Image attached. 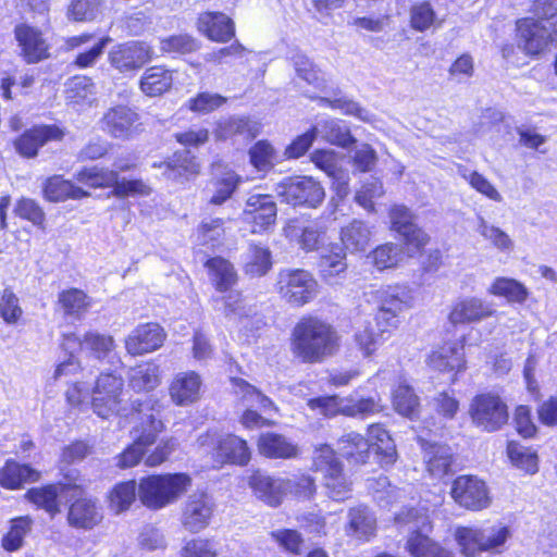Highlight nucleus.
Returning a JSON list of instances; mask_svg holds the SVG:
<instances>
[{
    "mask_svg": "<svg viewBox=\"0 0 557 557\" xmlns=\"http://www.w3.org/2000/svg\"><path fill=\"white\" fill-rule=\"evenodd\" d=\"M336 347V332L319 319H301L293 330L292 350L305 362H319L331 356Z\"/></svg>",
    "mask_w": 557,
    "mask_h": 557,
    "instance_id": "nucleus-1",
    "label": "nucleus"
},
{
    "mask_svg": "<svg viewBox=\"0 0 557 557\" xmlns=\"http://www.w3.org/2000/svg\"><path fill=\"white\" fill-rule=\"evenodd\" d=\"M537 18L517 22L518 44L528 54H540L557 41V10L535 7Z\"/></svg>",
    "mask_w": 557,
    "mask_h": 557,
    "instance_id": "nucleus-2",
    "label": "nucleus"
},
{
    "mask_svg": "<svg viewBox=\"0 0 557 557\" xmlns=\"http://www.w3.org/2000/svg\"><path fill=\"white\" fill-rule=\"evenodd\" d=\"M511 536L510 528L502 522L484 527H458L455 531V540L467 557L482 552L500 554Z\"/></svg>",
    "mask_w": 557,
    "mask_h": 557,
    "instance_id": "nucleus-3",
    "label": "nucleus"
},
{
    "mask_svg": "<svg viewBox=\"0 0 557 557\" xmlns=\"http://www.w3.org/2000/svg\"><path fill=\"white\" fill-rule=\"evenodd\" d=\"M395 520L398 524L408 527L410 534L406 542V550L411 556L454 557L449 550L429 537L432 524L425 510L410 508L399 512Z\"/></svg>",
    "mask_w": 557,
    "mask_h": 557,
    "instance_id": "nucleus-4",
    "label": "nucleus"
},
{
    "mask_svg": "<svg viewBox=\"0 0 557 557\" xmlns=\"http://www.w3.org/2000/svg\"><path fill=\"white\" fill-rule=\"evenodd\" d=\"M185 473L149 475L138 484V497L144 506L159 510L175 503L190 485Z\"/></svg>",
    "mask_w": 557,
    "mask_h": 557,
    "instance_id": "nucleus-5",
    "label": "nucleus"
},
{
    "mask_svg": "<svg viewBox=\"0 0 557 557\" xmlns=\"http://www.w3.org/2000/svg\"><path fill=\"white\" fill-rule=\"evenodd\" d=\"M277 292L289 305L301 307L318 294V283L306 270H282L277 275Z\"/></svg>",
    "mask_w": 557,
    "mask_h": 557,
    "instance_id": "nucleus-6",
    "label": "nucleus"
},
{
    "mask_svg": "<svg viewBox=\"0 0 557 557\" xmlns=\"http://www.w3.org/2000/svg\"><path fill=\"white\" fill-rule=\"evenodd\" d=\"M275 190L282 201L293 206L317 208L325 197L320 182L310 176L285 178L277 184Z\"/></svg>",
    "mask_w": 557,
    "mask_h": 557,
    "instance_id": "nucleus-7",
    "label": "nucleus"
},
{
    "mask_svg": "<svg viewBox=\"0 0 557 557\" xmlns=\"http://www.w3.org/2000/svg\"><path fill=\"white\" fill-rule=\"evenodd\" d=\"M469 414L472 423L486 432L499 430L508 420L506 404L492 393L476 395L471 400Z\"/></svg>",
    "mask_w": 557,
    "mask_h": 557,
    "instance_id": "nucleus-8",
    "label": "nucleus"
},
{
    "mask_svg": "<svg viewBox=\"0 0 557 557\" xmlns=\"http://www.w3.org/2000/svg\"><path fill=\"white\" fill-rule=\"evenodd\" d=\"M100 124L104 133L122 140L132 139L144 131L137 110L125 104L110 107L101 117Z\"/></svg>",
    "mask_w": 557,
    "mask_h": 557,
    "instance_id": "nucleus-9",
    "label": "nucleus"
},
{
    "mask_svg": "<svg viewBox=\"0 0 557 557\" xmlns=\"http://www.w3.org/2000/svg\"><path fill=\"white\" fill-rule=\"evenodd\" d=\"M140 420V428L136 426L133 431L134 443L117 457L120 468L136 466L144 455L145 447L153 444L157 435L163 430L162 421L152 412L144 414Z\"/></svg>",
    "mask_w": 557,
    "mask_h": 557,
    "instance_id": "nucleus-10",
    "label": "nucleus"
},
{
    "mask_svg": "<svg viewBox=\"0 0 557 557\" xmlns=\"http://www.w3.org/2000/svg\"><path fill=\"white\" fill-rule=\"evenodd\" d=\"M84 480L78 475H74V472H71L64 475L63 482L29 490L26 495L32 503L54 516L60 512L59 498L66 496L70 492H72L73 497L81 495Z\"/></svg>",
    "mask_w": 557,
    "mask_h": 557,
    "instance_id": "nucleus-11",
    "label": "nucleus"
},
{
    "mask_svg": "<svg viewBox=\"0 0 557 557\" xmlns=\"http://www.w3.org/2000/svg\"><path fill=\"white\" fill-rule=\"evenodd\" d=\"M123 380L112 373H102L92 392L94 412L108 419L120 413L122 403Z\"/></svg>",
    "mask_w": 557,
    "mask_h": 557,
    "instance_id": "nucleus-12",
    "label": "nucleus"
},
{
    "mask_svg": "<svg viewBox=\"0 0 557 557\" xmlns=\"http://www.w3.org/2000/svg\"><path fill=\"white\" fill-rule=\"evenodd\" d=\"M152 57L153 50L148 44L132 40L112 47L108 61L117 72L127 74L141 69Z\"/></svg>",
    "mask_w": 557,
    "mask_h": 557,
    "instance_id": "nucleus-13",
    "label": "nucleus"
},
{
    "mask_svg": "<svg viewBox=\"0 0 557 557\" xmlns=\"http://www.w3.org/2000/svg\"><path fill=\"white\" fill-rule=\"evenodd\" d=\"M450 494L458 505L470 510H482L491 504L486 484L473 475L458 476L453 483Z\"/></svg>",
    "mask_w": 557,
    "mask_h": 557,
    "instance_id": "nucleus-14",
    "label": "nucleus"
},
{
    "mask_svg": "<svg viewBox=\"0 0 557 557\" xmlns=\"http://www.w3.org/2000/svg\"><path fill=\"white\" fill-rule=\"evenodd\" d=\"M276 203L270 195H251L246 201L242 219L251 225L253 234L267 232L276 221Z\"/></svg>",
    "mask_w": 557,
    "mask_h": 557,
    "instance_id": "nucleus-15",
    "label": "nucleus"
},
{
    "mask_svg": "<svg viewBox=\"0 0 557 557\" xmlns=\"http://www.w3.org/2000/svg\"><path fill=\"white\" fill-rule=\"evenodd\" d=\"M215 505L206 493H194L188 496L182 508L181 523L191 533L206 529L213 516Z\"/></svg>",
    "mask_w": 557,
    "mask_h": 557,
    "instance_id": "nucleus-16",
    "label": "nucleus"
},
{
    "mask_svg": "<svg viewBox=\"0 0 557 557\" xmlns=\"http://www.w3.org/2000/svg\"><path fill=\"white\" fill-rule=\"evenodd\" d=\"M496 313L493 305L479 297L470 296L457 299L448 314L453 325L479 323Z\"/></svg>",
    "mask_w": 557,
    "mask_h": 557,
    "instance_id": "nucleus-17",
    "label": "nucleus"
},
{
    "mask_svg": "<svg viewBox=\"0 0 557 557\" xmlns=\"http://www.w3.org/2000/svg\"><path fill=\"white\" fill-rule=\"evenodd\" d=\"M65 131L58 125H39L25 131L15 141L16 151L26 158L37 156L40 147L49 141H61Z\"/></svg>",
    "mask_w": 557,
    "mask_h": 557,
    "instance_id": "nucleus-18",
    "label": "nucleus"
},
{
    "mask_svg": "<svg viewBox=\"0 0 557 557\" xmlns=\"http://www.w3.org/2000/svg\"><path fill=\"white\" fill-rule=\"evenodd\" d=\"M389 218L392 228L401 236L409 251H418L428 244L429 236L414 224L413 215L406 207L394 206Z\"/></svg>",
    "mask_w": 557,
    "mask_h": 557,
    "instance_id": "nucleus-19",
    "label": "nucleus"
},
{
    "mask_svg": "<svg viewBox=\"0 0 557 557\" xmlns=\"http://www.w3.org/2000/svg\"><path fill=\"white\" fill-rule=\"evenodd\" d=\"M286 237L296 239L306 251L321 249L327 242V226L324 221L314 220L305 226L290 221L284 228Z\"/></svg>",
    "mask_w": 557,
    "mask_h": 557,
    "instance_id": "nucleus-20",
    "label": "nucleus"
},
{
    "mask_svg": "<svg viewBox=\"0 0 557 557\" xmlns=\"http://www.w3.org/2000/svg\"><path fill=\"white\" fill-rule=\"evenodd\" d=\"M165 339L163 329L156 323L138 325L125 339V347L133 356L151 352L162 346Z\"/></svg>",
    "mask_w": 557,
    "mask_h": 557,
    "instance_id": "nucleus-21",
    "label": "nucleus"
},
{
    "mask_svg": "<svg viewBox=\"0 0 557 557\" xmlns=\"http://www.w3.org/2000/svg\"><path fill=\"white\" fill-rule=\"evenodd\" d=\"M153 168L163 169L162 175L176 183H185L196 177L200 172L197 159L188 150L175 152L163 163H153Z\"/></svg>",
    "mask_w": 557,
    "mask_h": 557,
    "instance_id": "nucleus-22",
    "label": "nucleus"
},
{
    "mask_svg": "<svg viewBox=\"0 0 557 557\" xmlns=\"http://www.w3.org/2000/svg\"><path fill=\"white\" fill-rule=\"evenodd\" d=\"M102 509L91 497H78L69 509V524L76 529L91 530L102 521Z\"/></svg>",
    "mask_w": 557,
    "mask_h": 557,
    "instance_id": "nucleus-23",
    "label": "nucleus"
},
{
    "mask_svg": "<svg viewBox=\"0 0 557 557\" xmlns=\"http://www.w3.org/2000/svg\"><path fill=\"white\" fill-rule=\"evenodd\" d=\"M429 366L441 372H460L466 369L463 346L446 343L431 352Z\"/></svg>",
    "mask_w": 557,
    "mask_h": 557,
    "instance_id": "nucleus-24",
    "label": "nucleus"
},
{
    "mask_svg": "<svg viewBox=\"0 0 557 557\" xmlns=\"http://www.w3.org/2000/svg\"><path fill=\"white\" fill-rule=\"evenodd\" d=\"M213 460L218 465H247L250 460V450L247 442L236 435H221L220 442H218V449L213 453Z\"/></svg>",
    "mask_w": 557,
    "mask_h": 557,
    "instance_id": "nucleus-25",
    "label": "nucleus"
},
{
    "mask_svg": "<svg viewBox=\"0 0 557 557\" xmlns=\"http://www.w3.org/2000/svg\"><path fill=\"white\" fill-rule=\"evenodd\" d=\"M198 28L210 40L226 42L235 35L233 21L221 12H205L198 18Z\"/></svg>",
    "mask_w": 557,
    "mask_h": 557,
    "instance_id": "nucleus-26",
    "label": "nucleus"
},
{
    "mask_svg": "<svg viewBox=\"0 0 557 557\" xmlns=\"http://www.w3.org/2000/svg\"><path fill=\"white\" fill-rule=\"evenodd\" d=\"M249 485L258 498L269 506H278L285 496V479L272 478L262 472H255Z\"/></svg>",
    "mask_w": 557,
    "mask_h": 557,
    "instance_id": "nucleus-27",
    "label": "nucleus"
},
{
    "mask_svg": "<svg viewBox=\"0 0 557 557\" xmlns=\"http://www.w3.org/2000/svg\"><path fill=\"white\" fill-rule=\"evenodd\" d=\"M201 379L194 372H180L170 385V396L178 406H186L195 403L200 395Z\"/></svg>",
    "mask_w": 557,
    "mask_h": 557,
    "instance_id": "nucleus-28",
    "label": "nucleus"
},
{
    "mask_svg": "<svg viewBox=\"0 0 557 557\" xmlns=\"http://www.w3.org/2000/svg\"><path fill=\"white\" fill-rule=\"evenodd\" d=\"M372 295L377 308L401 312L412 306L413 297L410 288L406 285L382 286Z\"/></svg>",
    "mask_w": 557,
    "mask_h": 557,
    "instance_id": "nucleus-29",
    "label": "nucleus"
},
{
    "mask_svg": "<svg viewBox=\"0 0 557 557\" xmlns=\"http://www.w3.org/2000/svg\"><path fill=\"white\" fill-rule=\"evenodd\" d=\"M345 532L360 541H370L376 531V519L366 506L350 508L347 515Z\"/></svg>",
    "mask_w": 557,
    "mask_h": 557,
    "instance_id": "nucleus-30",
    "label": "nucleus"
},
{
    "mask_svg": "<svg viewBox=\"0 0 557 557\" xmlns=\"http://www.w3.org/2000/svg\"><path fill=\"white\" fill-rule=\"evenodd\" d=\"M373 230L368 223L354 219L339 232L343 248L350 252L366 251L370 246Z\"/></svg>",
    "mask_w": 557,
    "mask_h": 557,
    "instance_id": "nucleus-31",
    "label": "nucleus"
},
{
    "mask_svg": "<svg viewBox=\"0 0 557 557\" xmlns=\"http://www.w3.org/2000/svg\"><path fill=\"white\" fill-rule=\"evenodd\" d=\"M15 37L28 63L38 62L47 57L48 47L39 30L28 25H20L15 28Z\"/></svg>",
    "mask_w": 557,
    "mask_h": 557,
    "instance_id": "nucleus-32",
    "label": "nucleus"
},
{
    "mask_svg": "<svg viewBox=\"0 0 557 557\" xmlns=\"http://www.w3.org/2000/svg\"><path fill=\"white\" fill-rule=\"evenodd\" d=\"M258 448L261 455L268 458L289 459L298 455V447L287 437L267 432L260 435L258 440Z\"/></svg>",
    "mask_w": 557,
    "mask_h": 557,
    "instance_id": "nucleus-33",
    "label": "nucleus"
},
{
    "mask_svg": "<svg viewBox=\"0 0 557 557\" xmlns=\"http://www.w3.org/2000/svg\"><path fill=\"white\" fill-rule=\"evenodd\" d=\"M337 449L349 463L363 465L370 457V443L359 433L349 432L337 441Z\"/></svg>",
    "mask_w": 557,
    "mask_h": 557,
    "instance_id": "nucleus-34",
    "label": "nucleus"
},
{
    "mask_svg": "<svg viewBox=\"0 0 557 557\" xmlns=\"http://www.w3.org/2000/svg\"><path fill=\"white\" fill-rule=\"evenodd\" d=\"M211 284L220 293L228 292L238 280L234 265L221 257L211 258L206 262Z\"/></svg>",
    "mask_w": 557,
    "mask_h": 557,
    "instance_id": "nucleus-35",
    "label": "nucleus"
},
{
    "mask_svg": "<svg viewBox=\"0 0 557 557\" xmlns=\"http://www.w3.org/2000/svg\"><path fill=\"white\" fill-rule=\"evenodd\" d=\"M128 386L137 392H150L161 383L160 367L153 362H143L128 370Z\"/></svg>",
    "mask_w": 557,
    "mask_h": 557,
    "instance_id": "nucleus-36",
    "label": "nucleus"
},
{
    "mask_svg": "<svg viewBox=\"0 0 557 557\" xmlns=\"http://www.w3.org/2000/svg\"><path fill=\"white\" fill-rule=\"evenodd\" d=\"M90 194L82 187L64 180L61 175H53L44 184V197L51 202H60L66 199H82Z\"/></svg>",
    "mask_w": 557,
    "mask_h": 557,
    "instance_id": "nucleus-37",
    "label": "nucleus"
},
{
    "mask_svg": "<svg viewBox=\"0 0 557 557\" xmlns=\"http://www.w3.org/2000/svg\"><path fill=\"white\" fill-rule=\"evenodd\" d=\"M173 84V72L164 66L154 65L145 70L139 81L140 90L149 97L166 92Z\"/></svg>",
    "mask_w": 557,
    "mask_h": 557,
    "instance_id": "nucleus-38",
    "label": "nucleus"
},
{
    "mask_svg": "<svg viewBox=\"0 0 557 557\" xmlns=\"http://www.w3.org/2000/svg\"><path fill=\"white\" fill-rule=\"evenodd\" d=\"M426 470L431 476L442 479L450 472L453 451L447 445L430 444L424 448Z\"/></svg>",
    "mask_w": 557,
    "mask_h": 557,
    "instance_id": "nucleus-39",
    "label": "nucleus"
},
{
    "mask_svg": "<svg viewBox=\"0 0 557 557\" xmlns=\"http://www.w3.org/2000/svg\"><path fill=\"white\" fill-rule=\"evenodd\" d=\"M346 249L332 245L329 253H323L319 262V271L324 281L335 284L347 270Z\"/></svg>",
    "mask_w": 557,
    "mask_h": 557,
    "instance_id": "nucleus-40",
    "label": "nucleus"
},
{
    "mask_svg": "<svg viewBox=\"0 0 557 557\" xmlns=\"http://www.w3.org/2000/svg\"><path fill=\"white\" fill-rule=\"evenodd\" d=\"M272 268V253L267 246L250 244L245 253L243 271L250 277H261Z\"/></svg>",
    "mask_w": 557,
    "mask_h": 557,
    "instance_id": "nucleus-41",
    "label": "nucleus"
},
{
    "mask_svg": "<svg viewBox=\"0 0 557 557\" xmlns=\"http://www.w3.org/2000/svg\"><path fill=\"white\" fill-rule=\"evenodd\" d=\"M39 473L27 465L7 461L0 472V484L5 488H20L25 483L35 482Z\"/></svg>",
    "mask_w": 557,
    "mask_h": 557,
    "instance_id": "nucleus-42",
    "label": "nucleus"
},
{
    "mask_svg": "<svg viewBox=\"0 0 557 557\" xmlns=\"http://www.w3.org/2000/svg\"><path fill=\"white\" fill-rule=\"evenodd\" d=\"M292 64L297 77L318 90L326 91L327 78L307 55L296 53L292 57Z\"/></svg>",
    "mask_w": 557,
    "mask_h": 557,
    "instance_id": "nucleus-43",
    "label": "nucleus"
},
{
    "mask_svg": "<svg viewBox=\"0 0 557 557\" xmlns=\"http://www.w3.org/2000/svg\"><path fill=\"white\" fill-rule=\"evenodd\" d=\"M370 448L373 447L377 455H381L382 462L392 465L396 460V446L389 433L381 424H372L368 429Z\"/></svg>",
    "mask_w": 557,
    "mask_h": 557,
    "instance_id": "nucleus-44",
    "label": "nucleus"
},
{
    "mask_svg": "<svg viewBox=\"0 0 557 557\" xmlns=\"http://www.w3.org/2000/svg\"><path fill=\"white\" fill-rule=\"evenodd\" d=\"M313 128L317 136H320L332 145L346 148L355 143V138L351 136L349 129L337 120L330 119L320 121Z\"/></svg>",
    "mask_w": 557,
    "mask_h": 557,
    "instance_id": "nucleus-45",
    "label": "nucleus"
},
{
    "mask_svg": "<svg viewBox=\"0 0 557 557\" xmlns=\"http://www.w3.org/2000/svg\"><path fill=\"white\" fill-rule=\"evenodd\" d=\"M385 339L380 331L374 332L370 321L364 320L357 323L354 342L363 357H371Z\"/></svg>",
    "mask_w": 557,
    "mask_h": 557,
    "instance_id": "nucleus-46",
    "label": "nucleus"
},
{
    "mask_svg": "<svg viewBox=\"0 0 557 557\" xmlns=\"http://www.w3.org/2000/svg\"><path fill=\"white\" fill-rule=\"evenodd\" d=\"M476 232L490 243V245L500 252H511L515 243L511 237L498 226L488 223L483 216L476 219Z\"/></svg>",
    "mask_w": 557,
    "mask_h": 557,
    "instance_id": "nucleus-47",
    "label": "nucleus"
},
{
    "mask_svg": "<svg viewBox=\"0 0 557 557\" xmlns=\"http://www.w3.org/2000/svg\"><path fill=\"white\" fill-rule=\"evenodd\" d=\"M66 99L78 106L91 104L96 99V88L87 76H74L66 83Z\"/></svg>",
    "mask_w": 557,
    "mask_h": 557,
    "instance_id": "nucleus-48",
    "label": "nucleus"
},
{
    "mask_svg": "<svg viewBox=\"0 0 557 557\" xmlns=\"http://www.w3.org/2000/svg\"><path fill=\"white\" fill-rule=\"evenodd\" d=\"M58 304L65 315L81 319L90 307V298L78 288L62 290L58 296Z\"/></svg>",
    "mask_w": 557,
    "mask_h": 557,
    "instance_id": "nucleus-49",
    "label": "nucleus"
},
{
    "mask_svg": "<svg viewBox=\"0 0 557 557\" xmlns=\"http://www.w3.org/2000/svg\"><path fill=\"white\" fill-rule=\"evenodd\" d=\"M75 178L90 188L110 187L116 182L117 172L98 166L84 168L75 174Z\"/></svg>",
    "mask_w": 557,
    "mask_h": 557,
    "instance_id": "nucleus-50",
    "label": "nucleus"
},
{
    "mask_svg": "<svg viewBox=\"0 0 557 557\" xmlns=\"http://www.w3.org/2000/svg\"><path fill=\"white\" fill-rule=\"evenodd\" d=\"M488 293L505 297L509 302L521 304L528 298V290L524 285L508 277H497L490 286Z\"/></svg>",
    "mask_w": 557,
    "mask_h": 557,
    "instance_id": "nucleus-51",
    "label": "nucleus"
},
{
    "mask_svg": "<svg viewBox=\"0 0 557 557\" xmlns=\"http://www.w3.org/2000/svg\"><path fill=\"white\" fill-rule=\"evenodd\" d=\"M137 484L134 480L116 484L109 495L110 509L115 513H121L129 509L136 499Z\"/></svg>",
    "mask_w": 557,
    "mask_h": 557,
    "instance_id": "nucleus-52",
    "label": "nucleus"
},
{
    "mask_svg": "<svg viewBox=\"0 0 557 557\" xmlns=\"http://www.w3.org/2000/svg\"><path fill=\"white\" fill-rule=\"evenodd\" d=\"M394 409L401 416L412 418L419 409V398L412 388L405 384L399 385L392 393Z\"/></svg>",
    "mask_w": 557,
    "mask_h": 557,
    "instance_id": "nucleus-53",
    "label": "nucleus"
},
{
    "mask_svg": "<svg viewBox=\"0 0 557 557\" xmlns=\"http://www.w3.org/2000/svg\"><path fill=\"white\" fill-rule=\"evenodd\" d=\"M323 484L330 498L339 502L349 497L351 482L345 475L343 468L323 476Z\"/></svg>",
    "mask_w": 557,
    "mask_h": 557,
    "instance_id": "nucleus-54",
    "label": "nucleus"
},
{
    "mask_svg": "<svg viewBox=\"0 0 557 557\" xmlns=\"http://www.w3.org/2000/svg\"><path fill=\"white\" fill-rule=\"evenodd\" d=\"M240 182L239 176L234 171H226L213 182V195L210 203L220 206L231 198Z\"/></svg>",
    "mask_w": 557,
    "mask_h": 557,
    "instance_id": "nucleus-55",
    "label": "nucleus"
},
{
    "mask_svg": "<svg viewBox=\"0 0 557 557\" xmlns=\"http://www.w3.org/2000/svg\"><path fill=\"white\" fill-rule=\"evenodd\" d=\"M251 164L262 172L271 170L276 162L277 154L273 146L265 141L259 140L249 150Z\"/></svg>",
    "mask_w": 557,
    "mask_h": 557,
    "instance_id": "nucleus-56",
    "label": "nucleus"
},
{
    "mask_svg": "<svg viewBox=\"0 0 557 557\" xmlns=\"http://www.w3.org/2000/svg\"><path fill=\"white\" fill-rule=\"evenodd\" d=\"M312 465L314 470L321 472L323 476L343 468L342 462L336 457L335 450L327 444H321L314 448Z\"/></svg>",
    "mask_w": 557,
    "mask_h": 557,
    "instance_id": "nucleus-57",
    "label": "nucleus"
},
{
    "mask_svg": "<svg viewBox=\"0 0 557 557\" xmlns=\"http://www.w3.org/2000/svg\"><path fill=\"white\" fill-rule=\"evenodd\" d=\"M236 135L253 136L249 121L246 117L232 116L218 122L215 136L218 139H228Z\"/></svg>",
    "mask_w": 557,
    "mask_h": 557,
    "instance_id": "nucleus-58",
    "label": "nucleus"
},
{
    "mask_svg": "<svg viewBox=\"0 0 557 557\" xmlns=\"http://www.w3.org/2000/svg\"><path fill=\"white\" fill-rule=\"evenodd\" d=\"M374 265L379 270L392 269L404 260L403 249L396 244H385L372 252Z\"/></svg>",
    "mask_w": 557,
    "mask_h": 557,
    "instance_id": "nucleus-59",
    "label": "nucleus"
},
{
    "mask_svg": "<svg viewBox=\"0 0 557 557\" xmlns=\"http://www.w3.org/2000/svg\"><path fill=\"white\" fill-rule=\"evenodd\" d=\"M511 462L528 473H535L539 470L537 455L531 448L510 443L507 448Z\"/></svg>",
    "mask_w": 557,
    "mask_h": 557,
    "instance_id": "nucleus-60",
    "label": "nucleus"
},
{
    "mask_svg": "<svg viewBox=\"0 0 557 557\" xmlns=\"http://www.w3.org/2000/svg\"><path fill=\"white\" fill-rule=\"evenodd\" d=\"M102 0H72L67 17L75 22H89L96 18Z\"/></svg>",
    "mask_w": 557,
    "mask_h": 557,
    "instance_id": "nucleus-61",
    "label": "nucleus"
},
{
    "mask_svg": "<svg viewBox=\"0 0 557 557\" xmlns=\"http://www.w3.org/2000/svg\"><path fill=\"white\" fill-rule=\"evenodd\" d=\"M459 174L474 188L478 193L484 195L491 200L496 202L503 201L500 193L494 187V185L482 174L475 171H468L467 169H460Z\"/></svg>",
    "mask_w": 557,
    "mask_h": 557,
    "instance_id": "nucleus-62",
    "label": "nucleus"
},
{
    "mask_svg": "<svg viewBox=\"0 0 557 557\" xmlns=\"http://www.w3.org/2000/svg\"><path fill=\"white\" fill-rule=\"evenodd\" d=\"M436 20V14L429 2H420L410 9V25L418 32L428 30Z\"/></svg>",
    "mask_w": 557,
    "mask_h": 557,
    "instance_id": "nucleus-63",
    "label": "nucleus"
},
{
    "mask_svg": "<svg viewBox=\"0 0 557 557\" xmlns=\"http://www.w3.org/2000/svg\"><path fill=\"white\" fill-rule=\"evenodd\" d=\"M14 211L20 218L28 220L34 225L44 228L46 215L41 207L34 199H20L15 206Z\"/></svg>",
    "mask_w": 557,
    "mask_h": 557,
    "instance_id": "nucleus-64",
    "label": "nucleus"
}]
</instances>
